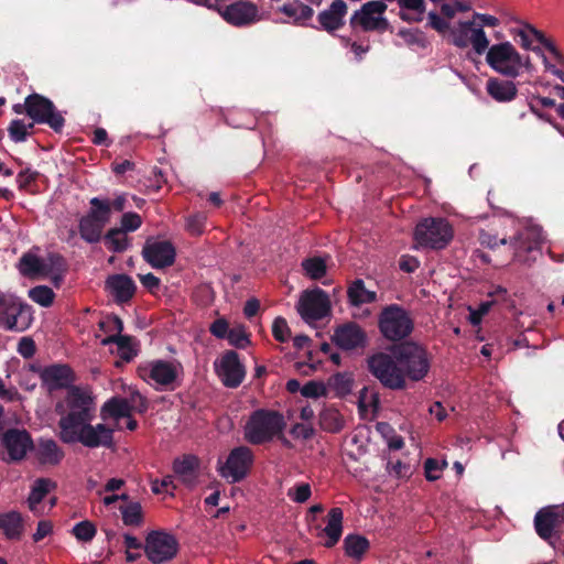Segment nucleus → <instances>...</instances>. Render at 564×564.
<instances>
[{
    "instance_id": "nucleus-1",
    "label": "nucleus",
    "mask_w": 564,
    "mask_h": 564,
    "mask_svg": "<svg viewBox=\"0 0 564 564\" xmlns=\"http://www.w3.org/2000/svg\"><path fill=\"white\" fill-rule=\"evenodd\" d=\"M482 56L486 65L502 78H521L532 74L534 69L531 56L522 53L509 40L490 43L488 51Z\"/></svg>"
},
{
    "instance_id": "nucleus-2",
    "label": "nucleus",
    "mask_w": 564,
    "mask_h": 564,
    "mask_svg": "<svg viewBox=\"0 0 564 564\" xmlns=\"http://www.w3.org/2000/svg\"><path fill=\"white\" fill-rule=\"evenodd\" d=\"M61 415L59 437L78 427L87 421H93L96 414V402L89 389L73 387L67 391L65 400L57 405Z\"/></svg>"
},
{
    "instance_id": "nucleus-3",
    "label": "nucleus",
    "mask_w": 564,
    "mask_h": 564,
    "mask_svg": "<svg viewBox=\"0 0 564 564\" xmlns=\"http://www.w3.org/2000/svg\"><path fill=\"white\" fill-rule=\"evenodd\" d=\"M491 41L482 25L473 18L458 20L451 30V44L460 50L470 48L476 56H482Z\"/></svg>"
},
{
    "instance_id": "nucleus-4",
    "label": "nucleus",
    "mask_w": 564,
    "mask_h": 564,
    "mask_svg": "<svg viewBox=\"0 0 564 564\" xmlns=\"http://www.w3.org/2000/svg\"><path fill=\"white\" fill-rule=\"evenodd\" d=\"M284 426L285 422L280 413L257 410L245 425V438L251 444H262L279 435Z\"/></svg>"
},
{
    "instance_id": "nucleus-5",
    "label": "nucleus",
    "mask_w": 564,
    "mask_h": 564,
    "mask_svg": "<svg viewBox=\"0 0 564 564\" xmlns=\"http://www.w3.org/2000/svg\"><path fill=\"white\" fill-rule=\"evenodd\" d=\"M454 229L445 218L429 217L415 227L413 238L417 247L444 249L453 239Z\"/></svg>"
},
{
    "instance_id": "nucleus-6",
    "label": "nucleus",
    "mask_w": 564,
    "mask_h": 564,
    "mask_svg": "<svg viewBox=\"0 0 564 564\" xmlns=\"http://www.w3.org/2000/svg\"><path fill=\"white\" fill-rule=\"evenodd\" d=\"M138 373L142 380L158 390L174 389L183 373V367L176 360L155 359L141 364Z\"/></svg>"
},
{
    "instance_id": "nucleus-7",
    "label": "nucleus",
    "mask_w": 564,
    "mask_h": 564,
    "mask_svg": "<svg viewBox=\"0 0 564 564\" xmlns=\"http://www.w3.org/2000/svg\"><path fill=\"white\" fill-rule=\"evenodd\" d=\"M33 322L32 308L9 292L0 291V326L8 330L24 332Z\"/></svg>"
},
{
    "instance_id": "nucleus-8",
    "label": "nucleus",
    "mask_w": 564,
    "mask_h": 564,
    "mask_svg": "<svg viewBox=\"0 0 564 564\" xmlns=\"http://www.w3.org/2000/svg\"><path fill=\"white\" fill-rule=\"evenodd\" d=\"M378 326L386 339L397 341L412 333L413 319L406 310L400 305L391 304L381 311Z\"/></svg>"
},
{
    "instance_id": "nucleus-9",
    "label": "nucleus",
    "mask_w": 564,
    "mask_h": 564,
    "mask_svg": "<svg viewBox=\"0 0 564 564\" xmlns=\"http://www.w3.org/2000/svg\"><path fill=\"white\" fill-rule=\"evenodd\" d=\"M131 401L133 402V405H131L127 400L121 398L110 399L101 408L102 420L113 421L115 427L118 430H121L123 427L121 425V420H124L126 427L128 430H135L137 421L131 417L132 408L135 406L140 412H142L147 409V403L144 398L138 391L132 392Z\"/></svg>"
},
{
    "instance_id": "nucleus-10",
    "label": "nucleus",
    "mask_w": 564,
    "mask_h": 564,
    "mask_svg": "<svg viewBox=\"0 0 564 564\" xmlns=\"http://www.w3.org/2000/svg\"><path fill=\"white\" fill-rule=\"evenodd\" d=\"M395 358L403 370V376L411 380L419 381L429 372L430 359L427 352L417 344L406 343L401 345L395 352Z\"/></svg>"
},
{
    "instance_id": "nucleus-11",
    "label": "nucleus",
    "mask_w": 564,
    "mask_h": 564,
    "mask_svg": "<svg viewBox=\"0 0 564 564\" xmlns=\"http://www.w3.org/2000/svg\"><path fill=\"white\" fill-rule=\"evenodd\" d=\"M90 422L87 421L80 424L59 438L64 443H80L90 448L110 447L112 445L113 429L102 423L91 425Z\"/></svg>"
},
{
    "instance_id": "nucleus-12",
    "label": "nucleus",
    "mask_w": 564,
    "mask_h": 564,
    "mask_svg": "<svg viewBox=\"0 0 564 564\" xmlns=\"http://www.w3.org/2000/svg\"><path fill=\"white\" fill-rule=\"evenodd\" d=\"M370 372L387 388L402 389L405 386L403 370L398 359L380 352L368 360Z\"/></svg>"
},
{
    "instance_id": "nucleus-13",
    "label": "nucleus",
    "mask_w": 564,
    "mask_h": 564,
    "mask_svg": "<svg viewBox=\"0 0 564 564\" xmlns=\"http://www.w3.org/2000/svg\"><path fill=\"white\" fill-rule=\"evenodd\" d=\"M252 462V452L246 446H239L229 453L225 462H218L217 470L229 484H235L248 475Z\"/></svg>"
},
{
    "instance_id": "nucleus-14",
    "label": "nucleus",
    "mask_w": 564,
    "mask_h": 564,
    "mask_svg": "<svg viewBox=\"0 0 564 564\" xmlns=\"http://www.w3.org/2000/svg\"><path fill=\"white\" fill-rule=\"evenodd\" d=\"M178 550L174 535L164 531H152L145 539L144 551L153 564H162L173 558Z\"/></svg>"
},
{
    "instance_id": "nucleus-15",
    "label": "nucleus",
    "mask_w": 564,
    "mask_h": 564,
    "mask_svg": "<svg viewBox=\"0 0 564 564\" xmlns=\"http://www.w3.org/2000/svg\"><path fill=\"white\" fill-rule=\"evenodd\" d=\"M297 312L307 324L328 316L330 301L327 293L321 289L304 292L299 300Z\"/></svg>"
},
{
    "instance_id": "nucleus-16",
    "label": "nucleus",
    "mask_w": 564,
    "mask_h": 564,
    "mask_svg": "<svg viewBox=\"0 0 564 564\" xmlns=\"http://www.w3.org/2000/svg\"><path fill=\"white\" fill-rule=\"evenodd\" d=\"M25 111L33 121L46 123L58 131L64 126V118L56 111L53 102L40 95H31L25 99Z\"/></svg>"
},
{
    "instance_id": "nucleus-17",
    "label": "nucleus",
    "mask_w": 564,
    "mask_h": 564,
    "mask_svg": "<svg viewBox=\"0 0 564 564\" xmlns=\"http://www.w3.org/2000/svg\"><path fill=\"white\" fill-rule=\"evenodd\" d=\"M1 446L7 462H20L33 449L34 444L28 431L9 429L2 435Z\"/></svg>"
},
{
    "instance_id": "nucleus-18",
    "label": "nucleus",
    "mask_w": 564,
    "mask_h": 564,
    "mask_svg": "<svg viewBox=\"0 0 564 564\" xmlns=\"http://www.w3.org/2000/svg\"><path fill=\"white\" fill-rule=\"evenodd\" d=\"M543 241L542 230L536 225H529L523 230L519 231L517 236L510 240L513 248L514 260L519 262H529L534 257L528 254L534 253L539 250Z\"/></svg>"
},
{
    "instance_id": "nucleus-19",
    "label": "nucleus",
    "mask_w": 564,
    "mask_h": 564,
    "mask_svg": "<svg viewBox=\"0 0 564 564\" xmlns=\"http://www.w3.org/2000/svg\"><path fill=\"white\" fill-rule=\"evenodd\" d=\"M386 10L387 4L383 1L367 2L359 11L355 12L351 18V24L354 26L359 25L365 31H383L388 26V22L383 17Z\"/></svg>"
},
{
    "instance_id": "nucleus-20",
    "label": "nucleus",
    "mask_w": 564,
    "mask_h": 564,
    "mask_svg": "<svg viewBox=\"0 0 564 564\" xmlns=\"http://www.w3.org/2000/svg\"><path fill=\"white\" fill-rule=\"evenodd\" d=\"M214 366L220 381L228 388H237L245 379L246 369L232 350L225 352Z\"/></svg>"
},
{
    "instance_id": "nucleus-21",
    "label": "nucleus",
    "mask_w": 564,
    "mask_h": 564,
    "mask_svg": "<svg viewBox=\"0 0 564 564\" xmlns=\"http://www.w3.org/2000/svg\"><path fill=\"white\" fill-rule=\"evenodd\" d=\"M535 55L541 59L546 73L564 83V54L551 37L547 36Z\"/></svg>"
},
{
    "instance_id": "nucleus-22",
    "label": "nucleus",
    "mask_w": 564,
    "mask_h": 564,
    "mask_svg": "<svg viewBox=\"0 0 564 564\" xmlns=\"http://www.w3.org/2000/svg\"><path fill=\"white\" fill-rule=\"evenodd\" d=\"M61 262L58 256L50 254L46 258H39L32 252L25 253L19 262V270L29 276H47Z\"/></svg>"
},
{
    "instance_id": "nucleus-23",
    "label": "nucleus",
    "mask_w": 564,
    "mask_h": 564,
    "mask_svg": "<svg viewBox=\"0 0 564 564\" xmlns=\"http://www.w3.org/2000/svg\"><path fill=\"white\" fill-rule=\"evenodd\" d=\"M509 33L524 52H532L534 54L547 39L542 31L527 21L520 23L519 26H510Z\"/></svg>"
},
{
    "instance_id": "nucleus-24",
    "label": "nucleus",
    "mask_w": 564,
    "mask_h": 564,
    "mask_svg": "<svg viewBox=\"0 0 564 564\" xmlns=\"http://www.w3.org/2000/svg\"><path fill=\"white\" fill-rule=\"evenodd\" d=\"M221 17L230 24L242 26L258 21V8L248 1H238L220 11Z\"/></svg>"
},
{
    "instance_id": "nucleus-25",
    "label": "nucleus",
    "mask_w": 564,
    "mask_h": 564,
    "mask_svg": "<svg viewBox=\"0 0 564 564\" xmlns=\"http://www.w3.org/2000/svg\"><path fill=\"white\" fill-rule=\"evenodd\" d=\"M143 257L153 268L171 265L175 259V250L167 241H148L143 248Z\"/></svg>"
},
{
    "instance_id": "nucleus-26",
    "label": "nucleus",
    "mask_w": 564,
    "mask_h": 564,
    "mask_svg": "<svg viewBox=\"0 0 564 564\" xmlns=\"http://www.w3.org/2000/svg\"><path fill=\"white\" fill-rule=\"evenodd\" d=\"M333 340L339 348L352 350L365 345L366 334L357 324L348 323L335 330Z\"/></svg>"
},
{
    "instance_id": "nucleus-27",
    "label": "nucleus",
    "mask_w": 564,
    "mask_h": 564,
    "mask_svg": "<svg viewBox=\"0 0 564 564\" xmlns=\"http://www.w3.org/2000/svg\"><path fill=\"white\" fill-rule=\"evenodd\" d=\"M55 487V484L45 478L36 479L32 486L30 496L28 498L29 509L35 516H42L55 505V499H52L50 506L46 508L42 505L43 499L51 492Z\"/></svg>"
},
{
    "instance_id": "nucleus-28",
    "label": "nucleus",
    "mask_w": 564,
    "mask_h": 564,
    "mask_svg": "<svg viewBox=\"0 0 564 564\" xmlns=\"http://www.w3.org/2000/svg\"><path fill=\"white\" fill-rule=\"evenodd\" d=\"M487 94L498 102H510L518 95V87L513 79L490 77L486 83Z\"/></svg>"
},
{
    "instance_id": "nucleus-29",
    "label": "nucleus",
    "mask_w": 564,
    "mask_h": 564,
    "mask_svg": "<svg viewBox=\"0 0 564 564\" xmlns=\"http://www.w3.org/2000/svg\"><path fill=\"white\" fill-rule=\"evenodd\" d=\"M346 13V3L343 0H335L327 9L319 12L318 22L325 31L333 32L344 24Z\"/></svg>"
},
{
    "instance_id": "nucleus-30",
    "label": "nucleus",
    "mask_w": 564,
    "mask_h": 564,
    "mask_svg": "<svg viewBox=\"0 0 564 564\" xmlns=\"http://www.w3.org/2000/svg\"><path fill=\"white\" fill-rule=\"evenodd\" d=\"M563 523L556 507H547L540 510L534 518V525L538 534L544 539L550 540L556 525Z\"/></svg>"
},
{
    "instance_id": "nucleus-31",
    "label": "nucleus",
    "mask_w": 564,
    "mask_h": 564,
    "mask_svg": "<svg viewBox=\"0 0 564 564\" xmlns=\"http://www.w3.org/2000/svg\"><path fill=\"white\" fill-rule=\"evenodd\" d=\"M41 379L48 390L65 388L73 381V372L67 366L55 365L45 368Z\"/></svg>"
},
{
    "instance_id": "nucleus-32",
    "label": "nucleus",
    "mask_w": 564,
    "mask_h": 564,
    "mask_svg": "<svg viewBox=\"0 0 564 564\" xmlns=\"http://www.w3.org/2000/svg\"><path fill=\"white\" fill-rule=\"evenodd\" d=\"M343 520L344 513L340 508H332L327 514V521L325 528L321 531L319 535H325L324 541L325 547L335 546L343 534Z\"/></svg>"
},
{
    "instance_id": "nucleus-33",
    "label": "nucleus",
    "mask_w": 564,
    "mask_h": 564,
    "mask_svg": "<svg viewBox=\"0 0 564 564\" xmlns=\"http://www.w3.org/2000/svg\"><path fill=\"white\" fill-rule=\"evenodd\" d=\"M173 469L177 478L187 487H193L198 477V458L192 455L175 459Z\"/></svg>"
},
{
    "instance_id": "nucleus-34",
    "label": "nucleus",
    "mask_w": 564,
    "mask_h": 564,
    "mask_svg": "<svg viewBox=\"0 0 564 564\" xmlns=\"http://www.w3.org/2000/svg\"><path fill=\"white\" fill-rule=\"evenodd\" d=\"M107 288L119 303L128 302L135 292V283L124 274L112 275L107 280Z\"/></svg>"
},
{
    "instance_id": "nucleus-35",
    "label": "nucleus",
    "mask_w": 564,
    "mask_h": 564,
    "mask_svg": "<svg viewBox=\"0 0 564 564\" xmlns=\"http://www.w3.org/2000/svg\"><path fill=\"white\" fill-rule=\"evenodd\" d=\"M348 301L352 306L373 303L377 301V292L366 288L364 280L357 279L350 283L347 290Z\"/></svg>"
},
{
    "instance_id": "nucleus-36",
    "label": "nucleus",
    "mask_w": 564,
    "mask_h": 564,
    "mask_svg": "<svg viewBox=\"0 0 564 564\" xmlns=\"http://www.w3.org/2000/svg\"><path fill=\"white\" fill-rule=\"evenodd\" d=\"M370 543L367 538L360 534H348L344 539L345 554L356 561H361L369 550Z\"/></svg>"
},
{
    "instance_id": "nucleus-37",
    "label": "nucleus",
    "mask_w": 564,
    "mask_h": 564,
    "mask_svg": "<svg viewBox=\"0 0 564 564\" xmlns=\"http://www.w3.org/2000/svg\"><path fill=\"white\" fill-rule=\"evenodd\" d=\"M104 226L94 220L87 214L80 217L78 221V230L83 240L88 243H96L100 240Z\"/></svg>"
},
{
    "instance_id": "nucleus-38",
    "label": "nucleus",
    "mask_w": 564,
    "mask_h": 564,
    "mask_svg": "<svg viewBox=\"0 0 564 564\" xmlns=\"http://www.w3.org/2000/svg\"><path fill=\"white\" fill-rule=\"evenodd\" d=\"M89 210L86 214L105 227L111 218L110 199L107 197H93L89 200Z\"/></svg>"
},
{
    "instance_id": "nucleus-39",
    "label": "nucleus",
    "mask_w": 564,
    "mask_h": 564,
    "mask_svg": "<svg viewBox=\"0 0 564 564\" xmlns=\"http://www.w3.org/2000/svg\"><path fill=\"white\" fill-rule=\"evenodd\" d=\"M0 529L9 539H19L23 531L22 517L17 511L0 514Z\"/></svg>"
},
{
    "instance_id": "nucleus-40",
    "label": "nucleus",
    "mask_w": 564,
    "mask_h": 564,
    "mask_svg": "<svg viewBox=\"0 0 564 564\" xmlns=\"http://www.w3.org/2000/svg\"><path fill=\"white\" fill-rule=\"evenodd\" d=\"M319 424L323 430L336 433L344 427L345 420L337 409L325 406L319 413Z\"/></svg>"
},
{
    "instance_id": "nucleus-41",
    "label": "nucleus",
    "mask_w": 564,
    "mask_h": 564,
    "mask_svg": "<svg viewBox=\"0 0 564 564\" xmlns=\"http://www.w3.org/2000/svg\"><path fill=\"white\" fill-rule=\"evenodd\" d=\"M64 453L52 440H42L37 445V457L43 464L55 465L61 462Z\"/></svg>"
},
{
    "instance_id": "nucleus-42",
    "label": "nucleus",
    "mask_w": 564,
    "mask_h": 564,
    "mask_svg": "<svg viewBox=\"0 0 564 564\" xmlns=\"http://www.w3.org/2000/svg\"><path fill=\"white\" fill-rule=\"evenodd\" d=\"M402 9L400 15L403 20L410 22H421L425 12L423 0H398Z\"/></svg>"
},
{
    "instance_id": "nucleus-43",
    "label": "nucleus",
    "mask_w": 564,
    "mask_h": 564,
    "mask_svg": "<svg viewBox=\"0 0 564 564\" xmlns=\"http://www.w3.org/2000/svg\"><path fill=\"white\" fill-rule=\"evenodd\" d=\"M109 344H116L120 357L127 361L131 360L137 355L132 338L129 336H107L101 339V345L106 346Z\"/></svg>"
},
{
    "instance_id": "nucleus-44",
    "label": "nucleus",
    "mask_w": 564,
    "mask_h": 564,
    "mask_svg": "<svg viewBox=\"0 0 564 564\" xmlns=\"http://www.w3.org/2000/svg\"><path fill=\"white\" fill-rule=\"evenodd\" d=\"M122 522L129 527H140L143 522L142 507L138 501H129L120 507Z\"/></svg>"
},
{
    "instance_id": "nucleus-45",
    "label": "nucleus",
    "mask_w": 564,
    "mask_h": 564,
    "mask_svg": "<svg viewBox=\"0 0 564 564\" xmlns=\"http://www.w3.org/2000/svg\"><path fill=\"white\" fill-rule=\"evenodd\" d=\"M107 248L113 252H122L129 247V239L123 230L111 228L105 236Z\"/></svg>"
},
{
    "instance_id": "nucleus-46",
    "label": "nucleus",
    "mask_w": 564,
    "mask_h": 564,
    "mask_svg": "<svg viewBox=\"0 0 564 564\" xmlns=\"http://www.w3.org/2000/svg\"><path fill=\"white\" fill-rule=\"evenodd\" d=\"M281 11L296 23L310 20L314 13L311 7L303 3L284 4Z\"/></svg>"
},
{
    "instance_id": "nucleus-47",
    "label": "nucleus",
    "mask_w": 564,
    "mask_h": 564,
    "mask_svg": "<svg viewBox=\"0 0 564 564\" xmlns=\"http://www.w3.org/2000/svg\"><path fill=\"white\" fill-rule=\"evenodd\" d=\"M379 406V398L377 393L364 388L359 393L358 409L361 415L366 416L370 412L375 413Z\"/></svg>"
},
{
    "instance_id": "nucleus-48",
    "label": "nucleus",
    "mask_w": 564,
    "mask_h": 564,
    "mask_svg": "<svg viewBox=\"0 0 564 564\" xmlns=\"http://www.w3.org/2000/svg\"><path fill=\"white\" fill-rule=\"evenodd\" d=\"M305 274L312 280H318L326 274V261L319 257H313L302 262Z\"/></svg>"
},
{
    "instance_id": "nucleus-49",
    "label": "nucleus",
    "mask_w": 564,
    "mask_h": 564,
    "mask_svg": "<svg viewBox=\"0 0 564 564\" xmlns=\"http://www.w3.org/2000/svg\"><path fill=\"white\" fill-rule=\"evenodd\" d=\"M447 466H448V463L445 459L438 460L435 458H427L424 462V476H425L426 480H429V481L438 480L442 477L443 471Z\"/></svg>"
},
{
    "instance_id": "nucleus-50",
    "label": "nucleus",
    "mask_w": 564,
    "mask_h": 564,
    "mask_svg": "<svg viewBox=\"0 0 564 564\" xmlns=\"http://www.w3.org/2000/svg\"><path fill=\"white\" fill-rule=\"evenodd\" d=\"M29 297L41 306L47 307L53 303L54 292L48 286L40 285L29 290Z\"/></svg>"
},
{
    "instance_id": "nucleus-51",
    "label": "nucleus",
    "mask_w": 564,
    "mask_h": 564,
    "mask_svg": "<svg viewBox=\"0 0 564 564\" xmlns=\"http://www.w3.org/2000/svg\"><path fill=\"white\" fill-rule=\"evenodd\" d=\"M286 496L296 503L306 502L312 496V488L308 482H297L288 489Z\"/></svg>"
},
{
    "instance_id": "nucleus-52",
    "label": "nucleus",
    "mask_w": 564,
    "mask_h": 564,
    "mask_svg": "<svg viewBox=\"0 0 564 564\" xmlns=\"http://www.w3.org/2000/svg\"><path fill=\"white\" fill-rule=\"evenodd\" d=\"M72 532L78 541L90 542L95 538L97 529L93 522L85 520L75 524Z\"/></svg>"
},
{
    "instance_id": "nucleus-53",
    "label": "nucleus",
    "mask_w": 564,
    "mask_h": 564,
    "mask_svg": "<svg viewBox=\"0 0 564 564\" xmlns=\"http://www.w3.org/2000/svg\"><path fill=\"white\" fill-rule=\"evenodd\" d=\"M33 128V122L26 123L23 120L17 119L13 120L9 126V134L10 138L14 142H23L25 141L29 131Z\"/></svg>"
},
{
    "instance_id": "nucleus-54",
    "label": "nucleus",
    "mask_w": 564,
    "mask_h": 564,
    "mask_svg": "<svg viewBox=\"0 0 564 564\" xmlns=\"http://www.w3.org/2000/svg\"><path fill=\"white\" fill-rule=\"evenodd\" d=\"M429 25L437 31L440 34L446 37L448 43L451 44V30L453 24H451L447 20L440 17L436 12L431 11L427 15Z\"/></svg>"
},
{
    "instance_id": "nucleus-55",
    "label": "nucleus",
    "mask_w": 564,
    "mask_h": 564,
    "mask_svg": "<svg viewBox=\"0 0 564 564\" xmlns=\"http://www.w3.org/2000/svg\"><path fill=\"white\" fill-rule=\"evenodd\" d=\"M329 386L338 395H346L351 390L352 380L346 373H337L329 379Z\"/></svg>"
},
{
    "instance_id": "nucleus-56",
    "label": "nucleus",
    "mask_w": 564,
    "mask_h": 564,
    "mask_svg": "<svg viewBox=\"0 0 564 564\" xmlns=\"http://www.w3.org/2000/svg\"><path fill=\"white\" fill-rule=\"evenodd\" d=\"M272 334L278 341L285 343L290 339V328L283 317H276L272 324Z\"/></svg>"
},
{
    "instance_id": "nucleus-57",
    "label": "nucleus",
    "mask_w": 564,
    "mask_h": 564,
    "mask_svg": "<svg viewBox=\"0 0 564 564\" xmlns=\"http://www.w3.org/2000/svg\"><path fill=\"white\" fill-rule=\"evenodd\" d=\"M228 341L237 348H245L249 344V338L242 326H236L228 333Z\"/></svg>"
},
{
    "instance_id": "nucleus-58",
    "label": "nucleus",
    "mask_w": 564,
    "mask_h": 564,
    "mask_svg": "<svg viewBox=\"0 0 564 564\" xmlns=\"http://www.w3.org/2000/svg\"><path fill=\"white\" fill-rule=\"evenodd\" d=\"M206 215L202 213L189 216L186 220V229L195 236L202 235L206 224Z\"/></svg>"
},
{
    "instance_id": "nucleus-59",
    "label": "nucleus",
    "mask_w": 564,
    "mask_h": 564,
    "mask_svg": "<svg viewBox=\"0 0 564 564\" xmlns=\"http://www.w3.org/2000/svg\"><path fill=\"white\" fill-rule=\"evenodd\" d=\"M301 393L305 398L317 399L326 394V387L319 381H310L301 388Z\"/></svg>"
},
{
    "instance_id": "nucleus-60",
    "label": "nucleus",
    "mask_w": 564,
    "mask_h": 564,
    "mask_svg": "<svg viewBox=\"0 0 564 564\" xmlns=\"http://www.w3.org/2000/svg\"><path fill=\"white\" fill-rule=\"evenodd\" d=\"M99 326L110 333L109 336H122L123 323L118 316H108L99 323Z\"/></svg>"
},
{
    "instance_id": "nucleus-61",
    "label": "nucleus",
    "mask_w": 564,
    "mask_h": 564,
    "mask_svg": "<svg viewBox=\"0 0 564 564\" xmlns=\"http://www.w3.org/2000/svg\"><path fill=\"white\" fill-rule=\"evenodd\" d=\"M142 224L141 217L135 213H126L121 217L120 230L127 235L129 231H135Z\"/></svg>"
},
{
    "instance_id": "nucleus-62",
    "label": "nucleus",
    "mask_w": 564,
    "mask_h": 564,
    "mask_svg": "<svg viewBox=\"0 0 564 564\" xmlns=\"http://www.w3.org/2000/svg\"><path fill=\"white\" fill-rule=\"evenodd\" d=\"M471 15L479 24L482 25V30H485V28L495 29L501 25L500 18L494 14L474 12Z\"/></svg>"
},
{
    "instance_id": "nucleus-63",
    "label": "nucleus",
    "mask_w": 564,
    "mask_h": 564,
    "mask_svg": "<svg viewBox=\"0 0 564 564\" xmlns=\"http://www.w3.org/2000/svg\"><path fill=\"white\" fill-rule=\"evenodd\" d=\"M20 386L28 390L32 391L37 384V375L33 369H24L20 373Z\"/></svg>"
},
{
    "instance_id": "nucleus-64",
    "label": "nucleus",
    "mask_w": 564,
    "mask_h": 564,
    "mask_svg": "<svg viewBox=\"0 0 564 564\" xmlns=\"http://www.w3.org/2000/svg\"><path fill=\"white\" fill-rule=\"evenodd\" d=\"M491 305H492V302H482L478 306V308L468 307V311H469L468 319H469V322L473 325L480 324L482 316H485L489 312Z\"/></svg>"
}]
</instances>
